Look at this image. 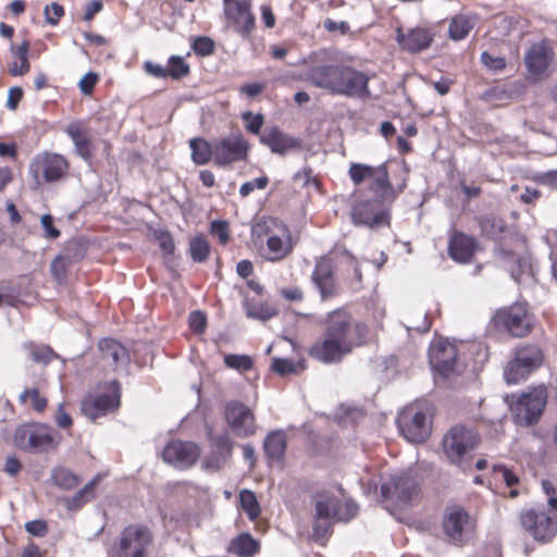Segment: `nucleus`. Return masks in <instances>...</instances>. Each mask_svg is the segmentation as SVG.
<instances>
[{"label": "nucleus", "instance_id": "1", "mask_svg": "<svg viewBox=\"0 0 557 557\" xmlns=\"http://www.w3.org/2000/svg\"><path fill=\"white\" fill-rule=\"evenodd\" d=\"M367 334V325L354 320L348 311L333 310L326 315L322 339L311 347L310 355L323 363L339 362L363 344Z\"/></svg>", "mask_w": 557, "mask_h": 557}, {"label": "nucleus", "instance_id": "2", "mask_svg": "<svg viewBox=\"0 0 557 557\" xmlns=\"http://www.w3.org/2000/svg\"><path fill=\"white\" fill-rule=\"evenodd\" d=\"M306 79L332 95L366 98L370 95L369 77L354 67L335 64H315L308 67Z\"/></svg>", "mask_w": 557, "mask_h": 557}, {"label": "nucleus", "instance_id": "3", "mask_svg": "<svg viewBox=\"0 0 557 557\" xmlns=\"http://www.w3.org/2000/svg\"><path fill=\"white\" fill-rule=\"evenodd\" d=\"M251 235L258 253L270 262H278L288 257L293 249L289 228L274 218H267L251 228Z\"/></svg>", "mask_w": 557, "mask_h": 557}, {"label": "nucleus", "instance_id": "4", "mask_svg": "<svg viewBox=\"0 0 557 557\" xmlns=\"http://www.w3.org/2000/svg\"><path fill=\"white\" fill-rule=\"evenodd\" d=\"M314 508L313 532L318 539L326 536L334 520L349 521L358 511V506L351 499L342 500L331 491H319L312 496Z\"/></svg>", "mask_w": 557, "mask_h": 557}, {"label": "nucleus", "instance_id": "5", "mask_svg": "<svg viewBox=\"0 0 557 557\" xmlns=\"http://www.w3.org/2000/svg\"><path fill=\"white\" fill-rule=\"evenodd\" d=\"M432 416V406L426 401L407 406L397 418L401 435L410 443L426 441L431 434Z\"/></svg>", "mask_w": 557, "mask_h": 557}, {"label": "nucleus", "instance_id": "6", "mask_svg": "<svg viewBox=\"0 0 557 557\" xmlns=\"http://www.w3.org/2000/svg\"><path fill=\"white\" fill-rule=\"evenodd\" d=\"M478 443L476 432L463 425H456L444 436L442 445L449 462L461 466L469 459Z\"/></svg>", "mask_w": 557, "mask_h": 557}, {"label": "nucleus", "instance_id": "7", "mask_svg": "<svg viewBox=\"0 0 557 557\" xmlns=\"http://www.w3.org/2000/svg\"><path fill=\"white\" fill-rule=\"evenodd\" d=\"M443 531L448 540L456 545L470 541L476 528V521L461 506H448L443 516Z\"/></svg>", "mask_w": 557, "mask_h": 557}, {"label": "nucleus", "instance_id": "8", "mask_svg": "<svg viewBox=\"0 0 557 557\" xmlns=\"http://www.w3.org/2000/svg\"><path fill=\"white\" fill-rule=\"evenodd\" d=\"M547 401L546 389L539 386L522 394L515 403H511V411L516 423L531 425L540 419Z\"/></svg>", "mask_w": 557, "mask_h": 557}, {"label": "nucleus", "instance_id": "9", "mask_svg": "<svg viewBox=\"0 0 557 557\" xmlns=\"http://www.w3.org/2000/svg\"><path fill=\"white\" fill-rule=\"evenodd\" d=\"M16 447L28 451H44L55 445L53 431L45 424H23L15 430Z\"/></svg>", "mask_w": 557, "mask_h": 557}, {"label": "nucleus", "instance_id": "10", "mask_svg": "<svg viewBox=\"0 0 557 557\" xmlns=\"http://www.w3.org/2000/svg\"><path fill=\"white\" fill-rule=\"evenodd\" d=\"M494 323L498 330L511 336L523 337L530 333L533 319L523 305L515 304L498 310L494 315Z\"/></svg>", "mask_w": 557, "mask_h": 557}, {"label": "nucleus", "instance_id": "11", "mask_svg": "<svg viewBox=\"0 0 557 557\" xmlns=\"http://www.w3.org/2000/svg\"><path fill=\"white\" fill-rule=\"evenodd\" d=\"M69 170L66 159L53 152H42L37 154L30 163L29 172L36 180L37 185L40 184V177L46 183H54L60 181Z\"/></svg>", "mask_w": 557, "mask_h": 557}, {"label": "nucleus", "instance_id": "12", "mask_svg": "<svg viewBox=\"0 0 557 557\" xmlns=\"http://www.w3.org/2000/svg\"><path fill=\"white\" fill-rule=\"evenodd\" d=\"M152 543V534L141 525H128L125 528L119 541L117 557H147V548Z\"/></svg>", "mask_w": 557, "mask_h": 557}, {"label": "nucleus", "instance_id": "13", "mask_svg": "<svg viewBox=\"0 0 557 557\" xmlns=\"http://www.w3.org/2000/svg\"><path fill=\"white\" fill-rule=\"evenodd\" d=\"M207 437L210 443V451L203 459V468L209 471H219L230 461L234 443L227 431L214 433L212 426H207Z\"/></svg>", "mask_w": 557, "mask_h": 557}, {"label": "nucleus", "instance_id": "14", "mask_svg": "<svg viewBox=\"0 0 557 557\" xmlns=\"http://www.w3.org/2000/svg\"><path fill=\"white\" fill-rule=\"evenodd\" d=\"M429 360L433 371L443 377H449L459 371L457 348L446 339L436 338L432 342Z\"/></svg>", "mask_w": 557, "mask_h": 557}, {"label": "nucleus", "instance_id": "15", "mask_svg": "<svg viewBox=\"0 0 557 557\" xmlns=\"http://www.w3.org/2000/svg\"><path fill=\"white\" fill-rule=\"evenodd\" d=\"M224 418L228 428L237 437H249L257 431L253 412L240 401L232 400L226 403Z\"/></svg>", "mask_w": 557, "mask_h": 557}, {"label": "nucleus", "instance_id": "16", "mask_svg": "<svg viewBox=\"0 0 557 557\" xmlns=\"http://www.w3.org/2000/svg\"><path fill=\"white\" fill-rule=\"evenodd\" d=\"M381 493L386 499H395L400 504H410L419 497V486L407 473L392 475L382 483Z\"/></svg>", "mask_w": 557, "mask_h": 557}, {"label": "nucleus", "instance_id": "17", "mask_svg": "<svg viewBox=\"0 0 557 557\" xmlns=\"http://www.w3.org/2000/svg\"><path fill=\"white\" fill-rule=\"evenodd\" d=\"M553 60V50L546 41L532 45L524 57L528 73L534 79H541L552 73Z\"/></svg>", "mask_w": 557, "mask_h": 557}, {"label": "nucleus", "instance_id": "18", "mask_svg": "<svg viewBox=\"0 0 557 557\" xmlns=\"http://www.w3.org/2000/svg\"><path fill=\"white\" fill-rule=\"evenodd\" d=\"M119 405L120 386L116 382H111L109 393L85 397L82 403V411L87 418L95 420L117 408Z\"/></svg>", "mask_w": 557, "mask_h": 557}, {"label": "nucleus", "instance_id": "19", "mask_svg": "<svg viewBox=\"0 0 557 557\" xmlns=\"http://www.w3.org/2000/svg\"><path fill=\"white\" fill-rule=\"evenodd\" d=\"M163 460L180 469H187L196 463L200 448L196 443L172 441L163 450Z\"/></svg>", "mask_w": 557, "mask_h": 557}, {"label": "nucleus", "instance_id": "20", "mask_svg": "<svg viewBox=\"0 0 557 557\" xmlns=\"http://www.w3.org/2000/svg\"><path fill=\"white\" fill-rule=\"evenodd\" d=\"M521 524L537 541H549L557 532V520L535 510L522 512Z\"/></svg>", "mask_w": 557, "mask_h": 557}, {"label": "nucleus", "instance_id": "21", "mask_svg": "<svg viewBox=\"0 0 557 557\" xmlns=\"http://www.w3.org/2000/svg\"><path fill=\"white\" fill-rule=\"evenodd\" d=\"M224 13L234 29L243 36L255 28V16L248 0H224Z\"/></svg>", "mask_w": 557, "mask_h": 557}, {"label": "nucleus", "instance_id": "22", "mask_svg": "<svg viewBox=\"0 0 557 557\" xmlns=\"http://www.w3.org/2000/svg\"><path fill=\"white\" fill-rule=\"evenodd\" d=\"M215 143V163L228 165L245 160L248 153V143L242 135H234L219 139Z\"/></svg>", "mask_w": 557, "mask_h": 557}, {"label": "nucleus", "instance_id": "23", "mask_svg": "<svg viewBox=\"0 0 557 557\" xmlns=\"http://www.w3.org/2000/svg\"><path fill=\"white\" fill-rule=\"evenodd\" d=\"M351 219L356 225L376 227L388 223L387 213L380 208L377 201H362L357 203L351 211Z\"/></svg>", "mask_w": 557, "mask_h": 557}, {"label": "nucleus", "instance_id": "24", "mask_svg": "<svg viewBox=\"0 0 557 557\" xmlns=\"http://www.w3.org/2000/svg\"><path fill=\"white\" fill-rule=\"evenodd\" d=\"M312 281L319 289L322 299H327L336 294L333 267L330 259L322 258L317 262Z\"/></svg>", "mask_w": 557, "mask_h": 557}, {"label": "nucleus", "instance_id": "25", "mask_svg": "<svg viewBox=\"0 0 557 557\" xmlns=\"http://www.w3.org/2000/svg\"><path fill=\"white\" fill-rule=\"evenodd\" d=\"M348 174L355 185L366 183L370 177L375 178V186L380 189L386 187L387 184V169L383 164L371 166L362 163H352Z\"/></svg>", "mask_w": 557, "mask_h": 557}, {"label": "nucleus", "instance_id": "26", "mask_svg": "<svg viewBox=\"0 0 557 557\" xmlns=\"http://www.w3.org/2000/svg\"><path fill=\"white\" fill-rule=\"evenodd\" d=\"M498 258L509 270L511 277L516 282L521 283L532 276V267L528 258L516 257L504 248L498 249Z\"/></svg>", "mask_w": 557, "mask_h": 557}, {"label": "nucleus", "instance_id": "27", "mask_svg": "<svg viewBox=\"0 0 557 557\" xmlns=\"http://www.w3.org/2000/svg\"><path fill=\"white\" fill-rule=\"evenodd\" d=\"M431 33L425 28H412L406 34L400 28L397 29V41L410 52H419L426 49L432 41Z\"/></svg>", "mask_w": 557, "mask_h": 557}, {"label": "nucleus", "instance_id": "28", "mask_svg": "<svg viewBox=\"0 0 557 557\" xmlns=\"http://www.w3.org/2000/svg\"><path fill=\"white\" fill-rule=\"evenodd\" d=\"M65 132L72 139L76 153L84 160H89L92 156V141L84 124L72 122L67 125Z\"/></svg>", "mask_w": 557, "mask_h": 557}, {"label": "nucleus", "instance_id": "29", "mask_svg": "<svg viewBox=\"0 0 557 557\" xmlns=\"http://www.w3.org/2000/svg\"><path fill=\"white\" fill-rule=\"evenodd\" d=\"M475 240L473 237L463 233H455L448 245L449 256L458 262H468L475 250Z\"/></svg>", "mask_w": 557, "mask_h": 557}, {"label": "nucleus", "instance_id": "30", "mask_svg": "<svg viewBox=\"0 0 557 557\" xmlns=\"http://www.w3.org/2000/svg\"><path fill=\"white\" fill-rule=\"evenodd\" d=\"M260 141L268 146L273 152L283 154L287 150L296 146V140L283 134L277 128L265 129L261 136Z\"/></svg>", "mask_w": 557, "mask_h": 557}, {"label": "nucleus", "instance_id": "31", "mask_svg": "<svg viewBox=\"0 0 557 557\" xmlns=\"http://www.w3.org/2000/svg\"><path fill=\"white\" fill-rule=\"evenodd\" d=\"M99 349L101 351L102 359L111 361L115 367L124 364L128 360L126 348L114 339L106 338L100 341Z\"/></svg>", "mask_w": 557, "mask_h": 557}, {"label": "nucleus", "instance_id": "32", "mask_svg": "<svg viewBox=\"0 0 557 557\" xmlns=\"http://www.w3.org/2000/svg\"><path fill=\"white\" fill-rule=\"evenodd\" d=\"M264 451L269 459L281 460L286 450V435L283 431H272L263 442Z\"/></svg>", "mask_w": 557, "mask_h": 557}, {"label": "nucleus", "instance_id": "33", "mask_svg": "<svg viewBox=\"0 0 557 557\" xmlns=\"http://www.w3.org/2000/svg\"><path fill=\"white\" fill-rule=\"evenodd\" d=\"M191 159L196 164H206L213 157L215 160V143L210 145L202 138H194L189 141Z\"/></svg>", "mask_w": 557, "mask_h": 557}, {"label": "nucleus", "instance_id": "34", "mask_svg": "<svg viewBox=\"0 0 557 557\" xmlns=\"http://www.w3.org/2000/svg\"><path fill=\"white\" fill-rule=\"evenodd\" d=\"M515 359L524 366L529 372H533L541 366L543 356L539 347L524 346L516 351Z\"/></svg>", "mask_w": 557, "mask_h": 557}, {"label": "nucleus", "instance_id": "35", "mask_svg": "<svg viewBox=\"0 0 557 557\" xmlns=\"http://www.w3.org/2000/svg\"><path fill=\"white\" fill-rule=\"evenodd\" d=\"M474 20L472 16L465 14L456 15L451 18L449 24V37L454 40H461L468 36L470 30L474 27Z\"/></svg>", "mask_w": 557, "mask_h": 557}, {"label": "nucleus", "instance_id": "36", "mask_svg": "<svg viewBox=\"0 0 557 557\" xmlns=\"http://www.w3.org/2000/svg\"><path fill=\"white\" fill-rule=\"evenodd\" d=\"M228 550L239 557H250L258 550V543L245 533L232 541Z\"/></svg>", "mask_w": 557, "mask_h": 557}, {"label": "nucleus", "instance_id": "37", "mask_svg": "<svg viewBox=\"0 0 557 557\" xmlns=\"http://www.w3.org/2000/svg\"><path fill=\"white\" fill-rule=\"evenodd\" d=\"M28 41H23L18 47L12 48L14 54L21 61V66H17V61L12 62L9 67V73L12 76H22L27 73L30 69V64L28 62Z\"/></svg>", "mask_w": 557, "mask_h": 557}, {"label": "nucleus", "instance_id": "38", "mask_svg": "<svg viewBox=\"0 0 557 557\" xmlns=\"http://www.w3.org/2000/svg\"><path fill=\"white\" fill-rule=\"evenodd\" d=\"M482 232L492 239H499L506 230V223L502 218L496 215H485L480 221Z\"/></svg>", "mask_w": 557, "mask_h": 557}, {"label": "nucleus", "instance_id": "39", "mask_svg": "<svg viewBox=\"0 0 557 557\" xmlns=\"http://www.w3.org/2000/svg\"><path fill=\"white\" fill-rule=\"evenodd\" d=\"M23 405H29L34 410L41 412L47 407V398L42 396L38 387L25 388L18 396Z\"/></svg>", "mask_w": 557, "mask_h": 557}, {"label": "nucleus", "instance_id": "40", "mask_svg": "<svg viewBox=\"0 0 557 557\" xmlns=\"http://www.w3.org/2000/svg\"><path fill=\"white\" fill-rule=\"evenodd\" d=\"M98 479L91 480L82 490H79L72 498L67 499V507L70 510L79 509L85 503L94 498L95 486Z\"/></svg>", "mask_w": 557, "mask_h": 557}, {"label": "nucleus", "instance_id": "41", "mask_svg": "<svg viewBox=\"0 0 557 557\" xmlns=\"http://www.w3.org/2000/svg\"><path fill=\"white\" fill-rule=\"evenodd\" d=\"M531 372L513 358L504 369V377L508 384H517L524 381Z\"/></svg>", "mask_w": 557, "mask_h": 557}, {"label": "nucleus", "instance_id": "42", "mask_svg": "<svg viewBox=\"0 0 557 557\" xmlns=\"http://www.w3.org/2000/svg\"><path fill=\"white\" fill-rule=\"evenodd\" d=\"M245 308L246 313L249 318L261 321H267L276 314L275 308L263 302L252 304L247 300L245 304Z\"/></svg>", "mask_w": 557, "mask_h": 557}, {"label": "nucleus", "instance_id": "43", "mask_svg": "<svg viewBox=\"0 0 557 557\" xmlns=\"http://www.w3.org/2000/svg\"><path fill=\"white\" fill-rule=\"evenodd\" d=\"M242 509L247 513L250 520H255L260 515V506L253 492L243 490L239 493Z\"/></svg>", "mask_w": 557, "mask_h": 557}, {"label": "nucleus", "instance_id": "44", "mask_svg": "<svg viewBox=\"0 0 557 557\" xmlns=\"http://www.w3.org/2000/svg\"><path fill=\"white\" fill-rule=\"evenodd\" d=\"M189 252L194 261L203 262L209 256L210 245L203 236H195L189 242Z\"/></svg>", "mask_w": 557, "mask_h": 557}, {"label": "nucleus", "instance_id": "45", "mask_svg": "<svg viewBox=\"0 0 557 557\" xmlns=\"http://www.w3.org/2000/svg\"><path fill=\"white\" fill-rule=\"evenodd\" d=\"M52 480L58 486L64 490H72L79 483L78 478L65 468L54 469L52 472Z\"/></svg>", "mask_w": 557, "mask_h": 557}, {"label": "nucleus", "instance_id": "46", "mask_svg": "<svg viewBox=\"0 0 557 557\" xmlns=\"http://www.w3.org/2000/svg\"><path fill=\"white\" fill-rule=\"evenodd\" d=\"M224 363L226 367L231 369H235L237 371H248L252 368V359L247 355H225Z\"/></svg>", "mask_w": 557, "mask_h": 557}, {"label": "nucleus", "instance_id": "47", "mask_svg": "<svg viewBox=\"0 0 557 557\" xmlns=\"http://www.w3.org/2000/svg\"><path fill=\"white\" fill-rule=\"evenodd\" d=\"M168 76L174 79H180L186 76L189 72V66L185 63L181 57L173 55L169 60Z\"/></svg>", "mask_w": 557, "mask_h": 557}, {"label": "nucleus", "instance_id": "48", "mask_svg": "<svg viewBox=\"0 0 557 557\" xmlns=\"http://www.w3.org/2000/svg\"><path fill=\"white\" fill-rule=\"evenodd\" d=\"M496 479L503 480L507 486L511 487L519 482V478L510 469L503 465H495L493 468Z\"/></svg>", "mask_w": 557, "mask_h": 557}, {"label": "nucleus", "instance_id": "49", "mask_svg": "<svg viewBox=\"0 0 557 557\" xmlns=\"http://www.w3.org/2000/svg\"><path fill=\"white\" fill-rule=\"evenodd\" d=\"M269 183V180L267 176L257 177L252 181L244 183L239 188V194L243 197H247L250 195L255 189H264Z\"/></svg>", "mask_w": 557, "mask_h": 557}, {"label": "nucleus", "instance_id": "50", "mask_svg": "<svg viewBox=\"0 0 557 557\" xmlns=\"http://www.w3.org/2000/svg\"><path fill=\"white\" fill-rule=\"evenodd\" d=\"M272 369L280 375H287L296 372L295 363L289 359L274 358L272 360Z\"/></svg>", "mask_w": 557, "mask_h": 557}, {"label": "nucleus", "instance_id": "51", "mask_svg": "<svg viewBox=\"0 0 557 557\" xmlns=\"http://www.w3.org/2000/svg\"><path fill=\"white\" fill-rule=\"evenodd\" d=\"M211 234L215 236L222 245L230 239L228 224L225 221H213L211 223Z\"/></svg>", "mask_w": 557, "mask_h": 557}, {"label": "nucleus", "instance_id": "52", "mask_svg": "<svg viewBox=\"0 0 557 557\" xmlns=\"http://www.w3.org/2000/svg\"><path fill=\"white\" fill-rule=\"evenodd\" d=\"M64 9L59 3H51L45 8L46 21L48 24L57 25L59 20L63 16Z\"/></svg>", "mask_w": 557, "mask_h": 557}, {"label": "nucleus", "instance_id": "53", "mask_svg": "<svg viewBox=\"0 0 557 557\" xmlns=\"http://www.w3.org/2000/svg\"><path fill=\"white\" fill-rule=\"evenodd\" d=\"M481 60L486 67L493 71H499L506 66V61L503 57L493 55L488 52H483Z\"/></svg>", "mask_w": 557, "mask_h": 557}, {"label": "nucleus", "instance_id": "54", "mask_svg": "<svg viewBox=\"0 0 557 557\" xmlns=\"http://www.w3.org/2000/svg\"><path fill=\"white\" fill-rule=\"evenodd\" d=\"M25 530L33 536L44 537L48 533L45 520H33L25 523Z\"/></svg>", "mask_w": 557, "mask_h": 557}, {"label": "nucleus", "instance_id": "55", "mask_svg": "<svg viewBox=\"0 0 557 557\" xmlns=\"http://www.w3.org/2000/svg\"><path fill=\"white\" fill-rule=\"evenodd\" d=\"M97 82H98V75L94 72H88L81 78V81L78 83L79 90L84 95H89L94 90Z\"/></svg>", "mask_w": 557, "mask_h": 557}, {"label": "nucleus", "instance_id": "56", "mask_svg": "<svg viewBox=\"0 0 557 557\" xmlns=\"http://www.w3.org/2000/svg\"><path fill=\"white\" fill-rule=\"evenodd\" d=\"M214 44L208 37H198L194 41V50L201 55H209L213 52Z\"/></svg>", "mask_w": 557, "mask_h": 557}, {"label": "nucleus", "instance_id": "57", "mask_svg": "<svg viewBox=\"0 0 557 557\" xmlns=\"http://www.w3.org/2000/svg\"><path fill=\"white\" fill-rule=\"evenodd\" d=\"M42 228L45 230V237L55 239L60 236V231L53 226V218L50 214H44L40 219Z\"/></svg>", "mask_w": 557, "mask_h": 557}, {"label": "nucleus", "instance_id": "58", "mask_svg": "<svg viewBox=\"0 0 557 557\" xmlns=\"http://www.w3.org/2000/svg\"><path fill=\"white\" fill-rule=\"evenodd\" d=\"M247 122V129L253 134H258L263 125V116L261 114H252L247 112L243 115Z\"/></svg>", "mask_w": 557, "mask_h": 557}, {"label": "nucleus", "instance_id": "59", "mask_svg": "<svg viewBox=\"0 0 557 557\" xmlns=\"http://www.w3.org/2000/svg\"><path fill=\"white\" fill-rule=\"evenodd\" d=\"M207 324L206 315L200 311H194L189 315V326L197 333H202Z\"/></svg>", "mask_w": 557, "mask_h": 557}, {"label": "nucleus", "instance_id": "60", "mask_svg": "<svg viewBox=\"0 0 557 557\" xmlns=\"http://www.w3.org/2000/svg\"><path fill=\"white\" fill-rule=\"evenodd\" d=\"M542 488L548 497L549 507L557 510V488L555 484L549 480H543Z\"/></svg>", "mask_w": 557, "mask_h": 557}, {"label": "nucleus", "instance_id": "61", "mask_svg": "<svg viewBox=\"0 0 557 557\" xmlns=\"http://www.w3.org/2000/svg\"><path fill=\"white\" fill-rule=\"evenodd\" d=\"M54 352L50 347H37L32 351L33 360L36 362L48 363L54 358Z\"/></svg>", "mask_w": 557, "mask_h": 557}, {"label": "nucleus", "instance_id": "62", "mask_svg": "<svg viewBox=\"0 0 557 557\" xmlns=\"http://www.w3.org/2000/svg\"><path fill=\"white\" fill-rule=\"evenodd\" d=\"M55 423L61 429H67L72 425L70 414L64 410V405L60 404L54 416Z\"/></svg>", "mask_w": 557, "mask_h": 557}, {"label": "nucleus", "instance_id": "63", "mask_svg": "<svg viewBox=\"0 0 557 557\" xmlns=\"http://www.w3.org/2000/svg\"><path fill=\"white\" fill-rule=\"evenodd\" d=\"M23 97V90L20 87H12L8 92L7 107L10 110H15L17 108L18 102Z\"/></svg>", "mask_w": 557, "mask_h": 557}, {"label": "nucleus", "instance_id": "64", "mask_svg": "<svg viewBox=\"0 0 557 557\" xmlns=\"http://www.w3.org/2000/svg\"><path fill=\"white\" fill-rule=\"evenodd\" d=\"M146 72L151 74L154 77L164 78L168 76V71L160 64H154L152 62L145 63Z\"/></svg>", "mask_w": 557, "mask_h": 557}]
</instances>
